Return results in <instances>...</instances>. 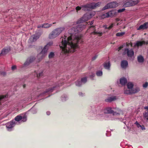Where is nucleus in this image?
Listing matches in <instances>:
<instances>
[{
	"mask_svg": "<svg viewBox=\"0 0 148 148\" xmlns=\"http://www.w3.org/2000/svg\"><path fill=\"white\" fill-rule=\"evenodd\" d=\"M83 29V25H79L73 27L68 30V33L71 36L67 38L64 36L65 38H62L59 45L60 47L62 49V53L66 54L75 51L76 49L78 47V44L82 38L81 36L75 34L82 31Z\"/></svg>",
	"mask_w": 148,
	"mask_h": 148,
	"instance_id": "nucleus-1",
	"label": "nucleus"
},
{
	"mask_svg": "<svg viewBox=\"0 0 148 148\" xmlns=\"http://www.w3.org/2000/svg\"><path fill=\"white\" fill-rule=\"evenodd\" d=\"M65 28L61 27L53 30L49 35V37L50 39H53L57 37L64 30Z\"/></svg>",
	"mask_w": 148,
	"mask_h": 148,
	"instance_id": "nucleus-2",
	"label": "nucleus"
},
{
	"mask_svg": "<svg viewBox=\"0 0 148 148\" xmlns=\"http://www.w3.org/2000/svg\"><path fill=\"white\" fill-rule=\"evenodd\" d=\"M140 0H127L123 5V7L125 8L137 4Z\"/></svg>",
	"mask_w": 148,
	"mask_h": 148,
	"instance_id": "nucleus-3",
	"label": "nucleus"
},
{
	"mask_svg": "<svg viewBox=\"0 0 148 148\" xmlns=\"http://www.w3.org/2000/svg\"><path fill=\"white\" fill-rule=\"evenodd\" d=\"M104 113L106 114H112L113 115H114L122 114L123 113V112L120 110H119L116 112H114L112 110L111 108L108 107L106 108L105 110Z\"/></svg>",
	"mask_w": 148,
	"mask_h": 148,
	"instance_id": "nucleus-4",
	"label": "nucleus"
},
{
	"mask_svg": "<svg viewBox=\"0 0 148 148\" xmlns=\"http://www.w3.org/2000/svg\"><path fill=\"white\" fill-rule=\"evenodd\" d=\"M101 4V3L100 2H98L96 3H91L89 4L84 5L83 6V7L89 9H94L97 7H99Z\"/></svg>",
	"mask_w": 148,
	"mask_h": 148,
	"instance_id": "nucleus-5",
	"label": "nucleus"
},
{
	"mask_svg": "<svg viewBox=\"0 0 148 148\" xmlns=\"http://www.w3.org/2000/svg\"><path fill=\"white\" fill-rule=\"evenodd\" d=\"M118 6L117 3L115 2H111L107 4L102 9L103 10H105L109 8H113L116 7Z\"/></svg>",
	"mask_w": 148,
	"mask_h": 148,
	"instance_id": "nucleus-6",
	"label": "nucleus"
},
{
	"mask_svg": "<svg viewBox=\"0 0 148 148\" xmlns=\"http://www.w3.org/2000/svg\"><path fill=\"white\" fill-rule=\"evenodd\" d=\"M15 120L18 122L21 120L24 122L27 120V116L25 114H21L16 116L15 118Z\"/></svg>",
	"mask_w": 148,
	"mask_h": 148,
	"instance_id": "nucleus-7",
	"label": "nucleus"
},
{
	"mask_svg": "<svg viewBox=\"0 0 148 148\" xmlns=\"http://www.w3.org/2000/svg\"><path fill=\"white\" fill-rule=\"evenodd\" d=\"M145 44H148V42H146L144 41H138L136 42V43L134 45L133 47L134 48H135L136 47H139L142 46L143 45Z\"/></svg>",
	"mask_w": 148,
	"mask_h": 148,
	"instance_id": "nucleus-8",
	"label": "nucleus"
},
{
	"mask_svg": "<svg viewBox=\"0 0 148 148\" xmlns=\"http://www.w3.org/2000/svg\"><path fill=\"white\" fill-rule=\"evenodd\" d=\"M48 49V47H47L45 46L44 47L39 54L40 55H41L42 58L45 56Z\"/></svg>",
	"mask_w": 148,
	"mask_h": 148,
	"instance_id": "nucleus-9",
	"label": "nucleus"
},
{
	"mask_svg": "<svg viewBox=\"0 0 148 148\" xmlns=\"http://www.w3.org/2000/svg\"><path fill=\"white\" fill-rule=\"evenodd\" d=\"M124 51L127 52V56L129 57H132L134 55V52L132 49L129 50L128 48H126Z\"/></svg>",
	"mask_w": 148,
	"mask_h": 148,
	"instance_id": "nucleus-10",
	"label": "nucleus"
},
{
	"mask_svg": "<svg viewBox=\"0 0 148 148\" xmlns=\"http://www.w3.org/2000/svg\"><path fill=\"white\" fill-rule=\"evenodd\" d=\"M35 58L34 57H30L28 58L24 63L25 66L29 65L30 63L33 62L35 60Z\"/></svg>",
	"mask_w": 148,
	"mask_h": 148,
	"instance_id": "nucleus-11",
	"label": "nucleus"
},
{
	"mask_svg": "<svg viewBox=\"0 0 148 148\" xmlns=\"http://www.w3.org/2000/svg\"><path fill=\"white\" fill-rule=\"evenodd\" d=\"M15 121H12L8 122L6 124V127L7 128L10 129L12 128L15 125Z\"/></svg>",
	"mask_w": 148,
	"mask_h": 148,
	"instance_id": "nucleus-12",
	"label": "nucleus"
},
{
	"mask_svg": "<svg viewBox=\"0 0 148 148\" xmlns=\"http://www.w3.org/2000/svg\"><path fill=\"white\" fill-rule=\"evenodd\" d=\"M10 49L8 48L3 49L0 53V56H4L8 53Z\"/></svg>",
	"mask_w": 148,
	"mask_h": 148,
	"instance_id": "nucleus-13",
	"label": "nucleus"
},
{
	"mask_svg": "<svg viewBox=\"0 0 148 148\" xmlns=\"http://www.w3.org/2000/svg\"><path fill=\"white\" fill-rule=\"evenodd\" d=\"M39 36L37 34L32 35L29 39L32 42L36 41L39 38Z\"/></svg>",
	"mask_w": 148,
	"mask_h": 148,
	"instance_id": "nucleus-14",
	"label": "nucleus"
},
{
	"mask_svg": "<svg viewBox=\"0 0 148 148\" xmlns=\"http://www.w3.org/2000/svg\"><path fill=\"white\" fill-rule=\"evenodd\" d=\"M128 65L127 61L125 60H123L121 62V66L123 69H125L127 67Z\"/></svg>",
	"mask_w": 148,
	"mask_h": 148,
	"instance_id": "nucleus-15",
	"label": "nucleus"
},
{
	"mask_svg": "<svg viewBox=\"0 0 148 148\" xmlns=\"http://www.w3.org/2000/svg\"><path fill=\"white\" fill-rule=\"evenodd\" d=\"M116 99V96L111 97H108L105 100V101L106 102H111L113 101H114Z\"/></svg>",
	"mask_w": 148,
	"mask_h": 148,
	"instance_id": "nucleus-16",
	"label": "nucleus"
},
{
	"mask_svg": "<svg viewBox=\"0 0 148 148\" xmlns=\"http://www.w3.org/2000/svg\"><path fill=\"white\" fill-rule=\"evenodd\" d=\"M89 28L90 29H92V30H95L93 32V33H94V34H98L99 35V36H101L103 34V33L102 32H96L95 31V26H91L89 27Z\"/></svg>",
	"mask_w": 148,
	"mask_h": 148,
	"instance_id": "nucleus-17",
	"label": "nucleus"
},
{
	"mask_svg": "<svg viewBox=\"0 0 148 148\" xmlns=\"http://www.w3.org/2000/svg\"><path fill=\"white\" fill-rule=\"evenodd\" d=\"M88 18L86 17V15H85L82 18H80L78 21V23H82L86 22Z\"/></svg>",
	"mask_w": 148,
	"mask_h": 148,
	"instance_id": "nucleus-18",
	"label": "nucleus"
},
{
	"mask_svg": "<svg viewBox=\"0 0 148 148\" xmlns=\"http://www.w3.org/2000/svg\"><path fill=\"white\" fill-rule=\"evenodd\" d=\"M120 82L121 85H124L127 83V80L125 78L123 77L120 79Z\"/></svg>",
	"mask_w": 148,
	"mask_h": 148,
	"instance_id": "nucleus-19",
	"label": "nucleus"
},
{
	"mask_svg": "<svg viewBox=\"0 0 148 148\" xmlns=\"http://www.w3.org/2000/svg\"><path fill=\"white\" fill-rule=\"evenodd\" d=\"M137 92V90H135V91L133 90V91L130 90H125L124 91V93L127 94H130L132 93H135Z\"/></svg>",
	"mask_w": 148,
	"mask_h": 148,
	"instance_id": "nucleus-20",
	"label": "nucleus"
},
{
	"mask_svg": "<svg viewBox=\"0 0 148 148\" xmlns=\"http://www.w3.org/2000/svg\"><path fill=\"white\" fill-rule=\"evenodd\" d=\"M109 17L113 16L116 15V12L115 10H112L108 12Z\"/></svg>",
	"mask_w": 148,
	"mask_h": 148,
	"instance_id": "nucleus-21",
	"label": "nucleus"
},
{
	"mask_svg": "<svg viewBox=\"0 0 148 148\" xmlns=\"http://www.w3.org/2000/svg\"><path fill=\"white\" fill-rule=\"evenodd\" d=\"M103 66L105 68L109 69L110 66V62H105L103 64Z\"/></svg>",
	"mask_w": 148,
	"mask_h": 148,
	"instance_id": "nucleus-22",
	"label": "nucleus"
},
{
	"mask_svg": "<svg viewBox=\"0 0 148 148\" xmlns=\"http://www.w3.org/2000/svg\"><path fill=\"white\" fill-rule=\"evenodd\" d=\"M138 61L139 62H143L144 61L143 57L142 56H139L137 57Z\"/></svg>",
	"mask_w": 148,
	"mask_h": 148,
	"instance_id": "nucleus-23",
	"label": "nucleus"
},
{
	"mask_svg": "<svg viewBox=\"0 0 148 148\" xmlns=\"http://www.w3.org/2000/svg\"><path fill=\"white\" fill-rule=\"evenodd\" d=\"M44 28H48L52 26V24L45 23L43 24Z\"/></svg>",
	"mask_w": 148,
	"mask_h": 148,
	"instance_id": "nucleus-24",
	"label": "nucleus"
},
{
	"mask_svg": "<svg viewBox=\"0 0 148 148\" xmlns=\"http://www.w3.org/2000/svg\"><path fill=\"white\" fill-rule=\"evenodd\" d=\"M143 116L147 120H148V110L145 111L143 113Z\"/></svg>",
	"mask_w": 148,
	"mask_h": 148,
	"instance_id": "nucleus-25",
	"label": "nucleus"
},
{
	"mask_svg": "<svg viewBox=\"0 0 148 148\" xmlns=\"http://www.w3.org/2000/svg\"><path fill=\"white\" fill-rule=\"evenodd\" d=\"M125 34V32H118L116 34V36L118 37H121L124 35Z\"/></svg>",
	"mask_w": 148,
	"mask_h": 148,
	"instance_id": "nucleus-26",
	"label": "nucleus"
},
{
	"mask_svg": "<svg viewBox=\"0 0 148 148\" xmlns=\"http://www.w3.org/2000/svg\"><path fill=\"white\" fill-rule=\"evenodd\" d=\"M127 86L128 89H131L132 88L133 85L132 83L129 82L127 84Z\"/></svg>",
	"mask_w": 148,
	"mask_h": 148,
	"instance_id": "nucleus-27",
	"label": "nucleus"
},
{
	"mask_svg": "<svg viewBox=\"0 0 148 148\" xmlns=\"http://www.w3.org/2000/svg\"><path fill=\"white\" fill-rule=\"evenodd\" d=\"M55 87H53V88H49L48 89V90H46V91H45L44 92V94H45V93H47L49 92H52L53 91V90L54 89V88Z\"/></svg>",
	"mask_w": 148,
	"mask_h": 148,
	"instance_id": "nucleus-28",
	"label": "nucleus"
},
{
	"mask_svg": "<svg viewBox=\"0 0 148 148\" xmlns=\"http://www.w3.org/2000/svg\"><path fill=\"white\" fill-rule=\"evenodd\" d=\"M146 29L145 26L144 24L141 25L139 26V27H138L137 29L138 30H140L141 29Z\"/></svg>",
	"mask_w": 148,
	"mask_h": 148,
	"instance_id": "nucleus-29",
	"label": "nucleus"
},
{
	"mask_svg": "<svg viewBox=\"0 0 148 148\" xmlns=\"http://www.w3.org/2000/svg\"><path fill=\"white\" fill-rule=\"evenodd\" d=\"M109 17V15L108 12L103 14L102 16V17L103 18H108Z\"/></svg>",
	"mask_w": 148,
	"mask_h": 148,
	"instance_id": "nucleus-30",
	"label": "nucleus"
},
{
	"mask_svg": "<svg viewBox=\"0 0 148 148\" xmlns=\"http://www.w3.org/2000/svg\"><path fill=\"white\" fill-rule=\"evenodd\" d=\"M54 56V54L53 52H51L49 54V58H52Z\"/></svg>",
	"mask_w": 148,
	"mask_h": 148,
	"instance_id": "nucleus-31",
	"label": "nucleus"
},
{
	"mask_svg": "<svg viewBox=\"0 0 148 148\" xmlns=\"http://www.w3.org/2000/svg\"><path fill=\"white\" fill-rule=\"evenodd\" d=\"M87 81V78L86 77L82 78L81 79V82L83 83H85Z\"/></svg>",
	"mask_w": 148,
	"mask_h": 148,
	"instance_id": "nucleus-32",
	"label": "nucleus"
},
{
	"mask_svg": "<svg viewBox=\"0 0 148 148\" xmlns=\"http://www.w3.org/2000/svg\"><path fill=\"white\" fill-rule=\"evenodd\" d=\"M82 84V82L79 80H77L76 82V85L77 86H80Z\"/></svg>",
	"mask_w": 148,
	"mask_h": 148,
	"instance_id": "nucleus-33",
	"label": "nucleus"
},
{
	"mask_svg": "<svg viewBox=\"0 0 148 148\" xmlns=\"http://www.w3.org/2000/svg\"><path fill=\"white\" fill-rule=\"evenodd\" d=\"M102 74V72L101 71H98L96 73V75L98 76H101Z\"/></svg>",
	"mask_w": 148,
	"mask_h": 148,
	"instance_id": "nucleus-34",
	"label": "nucleus"
},
{
	"mask_svg": "<svg viewBox=\"0 0 148 148\" xmlns=\"http://www.w3.org/2000/svg\"><path fill=\"white\" fill-rule=\"evenodd\" d=\"M53 44V42H50L47 43V45H45V46L47 47H48V48H49V47L50 46L52 45Z\"/></svg>",
	"mask_w": 148,
	"mask_h": 148,
	"instance_id": "nucleus-35",
	"label": "nucleus"
},
{
	"mask_svg": "<svg viewBox=\"0 0 148 148\" xmlns=\"http://www.w3.org/2000/svg\"><path fill=\"white\" fill-rule=\"evenodd\" d=\"M43 75V72H41L40 73H39L38 74H37V76L39 78L40 76Z\"/></svg>",
	"mask_w": 148,
	"mask_h": 148,
	"instance_id": "nucleus-36",
	"label": "nucleus"
},
{
	"mask_svg": "<svg viewBox=\"0 0 148 148\" xmlns=\"http://www.w3.org/2000/svg\"><path fill=\"white\" fill-rule=\"evenodd\" d=\"M148 86V82H146L143 85V87L144 88H146Z\"/></svg>",
	"mask_w": 148,
	"mask_h": 148,
	"instance_id": "nucleus-37",
	"label": "nucleus"
},
{
	"mask_svg": "<svg viewBox=\"0 0 148 148\" xmlns=\"http://www.w3.org/2000/svg\"><path fill=\"white\" fill-rule=\"evenodd\" d=\"M125 8H122V9H119L118 10V12H122L125 11Z\"/></svg>",
	"mask_w": 148,
	"mask_h": 148,
	"instance_id": "nucleus-38",
	"label": "nucleus"
},
{
	"mask_svg": "<svg viewBox=\"0 0 148 148\" xmlns=\"http://www.w3.org/2000/svg\"><path fill=\"white\" fill-rule=\"evenodd\" d=\"M146 29L148 28V21L144 23Z\"/></svg>",
	"mask_w": 148,
	"mask_h": 148,
	"instance_id": "nucleus-39",
	"label": "nucleus"
},
{
	"mask_svg": "<svg viewBox=\"0 0 148 148\" xmlns=\"http://www.w3.org/2000/svg\"><path fill=\"white\" fill-rule=\"evenodd\" d=\"M0 74L3 76H5L6 75V73L5 72H0Z\"/></svg>",
	"mask_w": 148,
	"mask_h": 148,
	"instance_id": "nucleus-40",
	"label": "nucleus"
},
{
	"mask_svg": "<svg viewBox=\"0 0 148 148\" xmlns=\"http://www.w3.org/2000/svg\"><path fill=\"white\" fill-rule=\"evenodd\" d=\"M6 95L5 96H0V101L5 98V97H6Z\"/></svg>",
	"mask_w": 148,
	"mask_h": 148,
	"instance_id": "nucleus-41",
	"label": "nucleus"
},
{
	"mask_svg": "<svg viewBox=\"0 0 148 148\" xmlns=\"http://www.w3.org/2000/svg\"><path fill=\"white\" fill-rule=\"evenodd\" d=\"M37 28H44L43 26V24L41 25H39L37 26Z\"/></svg>",
	"mask_w": 148,
	"mask_h": 148,
	"instance_id": "nucleus-42",
	"label": "nucleus"
},
{
	"mask_svg": "<svg viewBox=\"0 0 148 148\" xmlns=\"http://www.w3.org/2000/svg\"><path fill=\"white\" fill-rule=\"evenodd\" d=\"M81 7L79 6H77L76 8V9L77 11L81 9Z\"/></svg>",
	"mask_w": 148,
	"mask_h": 148,
	"instance_id": "nucleus-43",
	"label": "nucleus"
},
{
	"mask_svg": "<svg viewBox=\"0 0 148 148\" xmlns=\"http://www.w3.org/2000/svg\"><path fill=\"white\" fill-rule=\"evenodd\" d=\"M123 48V46H121L120 47H119L118 48V51H119L121 50V49H122Z\"/></svg>",
	"mask_w": 148,
	"mask_h": 148,
	"instance_id": "nucleus-44",
	"label": "nucleus"
},
{
	"mask_svg": "<svg viewBox=\"0 0 148 148\" xmlns=\"http://www.w3.org/2000/svg\"><path fill=\"white\" fill-rule=\"evenodd\" d=\"M16 68V66L15 65L13 66L12 67V69L13 70Z\"/></svg>",
	"mask_w": 148,
	"mask_h": 148,
	"instance_id": "nucleus-45",
	"label": "nucleus"
},
{
	"mask_svg": "<svg viewBox=\"0 0 148 148\" xmlns=\"http://www.w3.org/2000/svg\"><path fill=\"white\" fill-rule=\"evenodd\" d=\"M97 57V56H94L92 59V60H95Z\"/></svg>",
	"mask_w": 148,
	"mask_h": 148,
	"instance_id": "nucleus-46",
	"label": "nucleus"
},
{
	"mask_svg": "<svg viewBox=\"0 0 148 148\" xmlns=\"http://www.w3.org/2000/svg\"><path fill=\"white\" fill-rule=\"evenodd\" d=\"M140 127L142 130H145V128L144 126L143 125H141Z\"/></svg>",
	"mask_w": 148,
	"mask_h": 148,
	"instance_id": "nucleus-47",
	"label": "nucleus"
},
{
	"mask_svg": "<svg viewBox=\"0 0 148 148\" xmlns=\"http://www.w3.org/2000/svg\"><path fill=\"white\" fill-rule=\"evenodd\" d=\"M114 24H112L111 25L109 26V28H110L111 29L114 26Z\"/></svg>",
	"mask_w": 148,
	"mask_h": 148,
	"instance_id": "nucleus-48",
	"label": "nucleus"
},
{
	"mask_svg": "<svg viewBox=\"0 0 148 148\" xmlns=\"http://www.w3.org/2000/svg\"><path fill=\"white\" fill-rule=\"evenodd\" d=\"M89 23H90V25H92L93 23V21H91L90 22H89Z\"/></svg>",
	"mask_w": 148,
	"mask_h": 148,
	"instance_id": "nucleus-49",
	"label": "nucleus"
},
{
	"mask_svg": "<svg viewBox=\"0 0 148 148\" xmlns=\"http://www.w3.org/2000/svg\"><path fill=\"white\" fill-rule=\"evenodd\" d=\"M141 126V125H140L139 123L138 124V125H137V126L138 127H140Z\"/></svg>",
	"mask_w": 148,
	"mask_h": 148,
	"instance_id": "nucleus-50",
	"label": "nucleus"
},
{
	"mask_svg": "<svg viewBox=\"0 0 148 148\" xmlns=\"http://www.w3.org/2000/svg\"><path fill=\"white\" fill-rule=\"evenodd\" d=\"M144 109L147 110H148V106H145L144 107Z\"/></svg>",
	"mask_w": 148,
	"mask_h": 148,
	"instance_id": "nucleus-51",
	"label": "nucleus"
},
{
	"mask_svg": "<svg viewBox=\"0 0 148 148\" xmlns=\"http://www.w3.org/2000/svg\"><path fill=\"white\" fill-rule=\"evenodd\" d=\"M95 74H92V75H90V77H93L95 76Z\"/></svg>",
	"mask_w": 148,
	"mask_h": 148,
	"instance_id": "nucleus-52",
	"label": "nucleus"
},
{
	"mask_svg": "<svg viewBox=\"0 0 148 148\" xmlns=\"http://www.w3.org/2000/svg\"><path fill=\"white\" fill-rule=\"evenodd\" d=\"M120 19L119 18H116V21H120Z\"/></svg>",
	"mask_w": 148,
	"mask_h": 148,
	"instance_id": "nucleus-53",
	"label": "nucleus"
},
{
	"mask_svg": "<svg viewBox=\"0 0 148 148\" xmlns=\"http://www.w3.org/2000/svg\"><path fill=\"white\" fill-rule=\"evenodd\" d=\"M105 29H110V28H109V26L108 27H105Z\"/></svg>",
	"mask_w": 148,
	"mask_h": 148,
	"instance_id": "nucleus-54",
	"label": "nucleus"
},
{
	"mask_svg": "<svg viewBox=\"0 0 148 148\" xmlns=\"http://www.w3.org/2000/svg\"><path fill=\"white\" fill-rule=\"evenodd\" d=\"M47 114L48 115H49L50 114V112H47Z\"/></svg>",
	"mask_w": 148,
	"mask_h": 148,
	"instance_id": "nucleus-55",
	"label": "nucleus"
},
{
	"mask_svg": "<svg viewBox=\"0 0 148 148\" xmlns=\"http://www.w3.org/2000/svg\"><path fill=\"white\" fill-rule=\"evenodd\" d=\"M82 94H83L81 92L79 93V95L80 96H82Z\"/></svg>",
	"mask_w": 148,
	"mask_h": 148,
	"instance_id": "nucleus-56",
	"label": "nucleus"
},
{
	"mask_svg": "<svg viewBox=\"0 0 148 148\" xmlns=\"http://www.w3.org/2000/svg\"><path fill=\"white\" fill-rule=\"evenodd\" d=\"M135 124L136 125H138V124L139 123H138V122L136 121V122L135 123Z\"/></svg>",
	"mask_w": 148,
	"mask_h": 148,
	"instance_id": "nucleus-57",
	"label": "nucleus"
},
{
	"mask_svg": "<svg viewBox=\"0 0 148 148\" xmlns=\"http://www.w3.org/2000/svg\"><path fill=\"white\" fill-rule=\"evenodd\" d=\"M26 86V85L25 84H24L23 86V88H25Z\"/></svg>",
	"mask_w": 148,
	"mask_h": 148,
	"instance_id": "nucleus-58",
	"label": "nucleus"
},
{
	"mask_svg": "<svg viewBox=\"0 0 148 148\" xmlns=\"http://www.w3.org/2000/svg\"><path fill=\"white\" fill-rule=\"evenodd\" d=\"M130 45L131 46V47H133V46H132V43H131L130 44Z\"/></svg>",
	"mask_w": 148,
	"mask_h": 148,
	"instance_id": "nucleus-59",
	"label": "nucleus"
},
{
	"mask_svg": "<svg viewBox=\"0 0 148 148\" xmlns=\"http://www.w3.org/2000/svg\"><path fill=\"white\" fill-rule=\"evenodd\" d=\"M56 23V22H54V23H53V24H55Z\"/></svg>",
	"mask_w": 148,
	"mask_h": 148,
	"instance_id": "nucleus-60",
	"label": "nucleus"
}]
</instances>
